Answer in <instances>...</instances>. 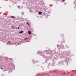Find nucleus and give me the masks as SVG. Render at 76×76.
Returning <instances> with one entry per match:
<instances>
[{"label":"nucleus","mask_w":76,"mask_h":76,"mask_svg":"<svg viewBox=\"0 0 76 76\" xmlns=\"http://www.w3.org/2000/svg\"><path fill=\"white\" fill-rule=\"evenodd\" d=\"M19 29V27L18 28V29Z\"/></svg>","instance_id":"10"},{"label":"nucleus","mask_w":76,"mask_h":76,"mask_svg":"<svg viewBox=\"0 0 76 76\" xmlns=\"http://www.w3.org/2000/svg\"><path fill=\"white\" fill-rule=\"evenodd\" d=\"M18 8H19L20 7V6H18Z\"/></svg>","instance_id":"6"},{"label":"nucleus","mask_w":76,"mask_h":76,"mask_svg":"<svg viewBox=\"0 0 76 76\" xmlns=\"http://www.w3.org/2000/svg\"><path fill=\"white\" fill-rule=\"evenodd\" d=\"M28 39L27 38H24V39L25 40H26V39Z\"/></svg>","instance_id":"5"},{"label":"nucleus","mask_w":76,"mask_h":76,"mask_svg":"<svg viewBox=\"0 0 76 76\" xmlns=\"http://www.w3.org/2000/svg\"><path fill=\"white\" fill-rule=\"evenodd\" d=\"M63 1H65V0H62Z\"/></svg>","instance_id":"11"},{"label":"nucleus","mask_w":76,"mask_h":76,"mask_svg":"<svg viewBox=\"0 0 76 76\" xmlns=\"http://www.w3.org/2000/svg\"><path fill=\"white\" fill-rule=\"evenodd\" d=\"M27 25H29V23H27Z\"/></svg>","instance_id":"9"},{"label":"nucleus","mask_w":76,"mask_h":76,"mask_svg":"<svg viewBox=\"0 0 76 76\" xmlns=\"http://www.w3.org/2000/svg\"><path fill=\"white\" fill-rule=\"evenodd\" d=\"M15 18V17L13 16H12L11 17V18L12 19H14V18Z\"/></svg>","instance_id":"3"},{"label":"nucleus","mask_w":76,"mask_h":76,"mask_svg":"<svg viewBox=\"0 0 76 76\" xmlns=\"http://www.w3.org/2000/svg\"><path fill=\"white\" fill-rule=\"evenodd\" d=\"M12 28H14V26H12L11 27Z\"/></svg>","instance_id":"8"},{"label":"nucleus","mask_w":76,"mask_h":76,"mask_svg":"<svg viewBox=\"0 0 76 76\" xmlns=\"http://www.w3.org/2000/svg\"><path fill=\"white\" fill-rule=\"evenodd\" d=\"M1 69L2 70H3V68H1Z\"/></svg>","instance_id":"7"},{"label":"nucleus","mask_w":76,"mask_h":76,"mask_svg":"<svg viewBox=\"0 0 76 76\" xmlns=\"http://www.w3.org/2000/svg\"><path fill=\"white\" fill-rule=\"evenodd\" d=\"M41 13H42V12H41L39 11V15H40V14H41Z\"/></svg>","instance_id":"2"},{"label":"nucleus","mask_w":76,"mask_h":76,"mask_svg":"<svg viewBox=\"0 0 76 76\" xmlns=\"http://www.w3.org/2000/svg\"><path fill=\"white\" fill-rule=\"evenodd\" d=\"M15 28H16V29H17V28L16 27Z\"/></svg>","instance_id":"12"},{"label":"nucleus","mask_w":76,"mask_h":76,"mask_svg":"<svg viewBox=\"0 0 76 76\" xmlns=\"http://www.w3.org/2000/svg\"><path fill=\"white\" fill-rule=\"evenodd\" d=\"M23 31H21L19 32V33H20V34H21L22 33H23Z\"/></svg>","instance_id":"4"},{"label":"nucleus","mask_w":76,"mask_h":76,"mask_svg":"<svg viewBox=\"0 0 76 76\" xmlns=\"http://www.w3.org/2000/svg\"><path fill=\"white\" fill-rule=\"evenodd\" d=\"M28 33L29 34H31V31H28Z\"/></svg>","instance_id":"1"}]
</instances>
